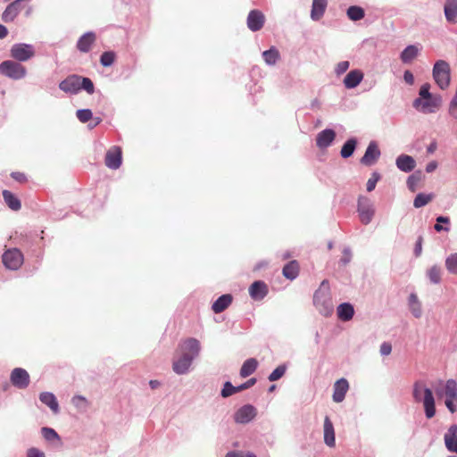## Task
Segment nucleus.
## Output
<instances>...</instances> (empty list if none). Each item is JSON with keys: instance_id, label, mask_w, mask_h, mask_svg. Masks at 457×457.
I'll list each match as a JSON object with an SVG mask.
<instances>
[{"instance_id": "obj_38", "label": "nucleus", "mask_w": 457, "mask_h": 457, "mask_svg": "<svg viewBox=\"0 0 457 457\" xmlns=\"http://www.w3.org/2000/svg\"><path fill=\"white\" fill-rule=\"evenodd\" d=\"M280 54L275 46L270 47L268 50L262 52V58L267 65H274L279 59Z\"/></svg>"}, {"instance_id": "obj_36", "label": "nucleus", "mask_w": 457, "mask_h": 457, "mask_svg": "<svg viewBox=\"0 0 457 457\" xmlns=\"http://www.w3.org/2000/svg\"><path fill=\"white\" fill-rule=\"evenodd\" d=\"M419 48L416 45H408L400 54V59L403 63L411 62L419 54Z\"/></svg>"}, {"instance_id": "obj_57", "label": "nucleus", "mask_w": 457, "mask_h": 457, "mask_svg": "<svg viewBox=\"0 0 457 457\" xmlns=\"http://www.w3.org/2000/svg\"><path fill=\"white\" fill-rule=\"evenodd\" d=\"M430 84L429 83H424L421 85L420 90H419V97L424 98L425 96H429L432 93L430 92Z\"/></svg>"}, {"instance_id": "obj_58", "label": "nucleus", "mask_w": 457, "mask_h": 457, "mask_svg": "<svg viewBox=\"0 0 457 457\" xmlns=\"http://www.w3.org/2000/svg\"><path fill=\"white\" fill-rule=\"evenodd\" d=\"M27 457H46L43 451L36 447H31L27 451Z\"/></svg>"}, {"instance_id": "obj_2", "label": "nucleus", "mask_w": 457, "mask_h": 457, "mask_svg": "<svg viewBox=\"0 0 457 457\" xmlns=\"http://www.w3.org/2000/svg\"><path fill=\"white\" fill-rule=\"evenodd\" d=\"M412 395L416 402L423 403L425 417L428 420L432 419L436 412L432 389L417 381L413 385Z\"/></svg>"}, {"instance_id": "obj_7", "label": "nucleus", "mask_w": 457, "mask_h": 457, "mask_svg": "<svg viewBox=\"0 0 457 457\" xmlns=\"http://www.w3.org/2000/svg\"><path fill=\"white\" fill-rule=\"evenodd\" d=\"M441 102L442 97L440 95L431 94L429 96H425L422 99L421 97L416 98L412 103V106L423 113H432L440 106Z\"/></svg>"}, {"instance_id": "obj_26", "label": "nucleus", "mask_w": 457, "mask_h": 457, "mask_svg": "<svg viewBox=\"0 0 457 457\" xmlns=\"http://www.w3.org/2000/svg\"><path fill=\"white\" fill-rule=\"evenodd\" d=\"M337 314L341 321H349L354 315V307L349 302L342 303L337 308Z\"/></svg>"}, {"instance_id": "obj_1", "label": "nucleus", "mask_w": 457, "mask_h": 457, "mask_svg": "<svg viewBox=\"0 0 457 457\" xmlns=\"http://www.w3.org/2000/svg\"><path fill=\"white\" fill-rule=\"evenodd\" d=\"M179 349L181 353L173 359L172 370L177 375H185L200 354L201 345L198 339L188 337L179 345Z\"/></svg>"}, {"instance_id": "obj_37", "label": "nucleus", "mask_w": 457, "mask_h": 457, "mask_svg": "<svg viewBox=\"0 0 457 457\" xmlns=\"http://www.w3.org/2000/svg\"><path fill=\"white\" fill-rule=\"evenodd\" d=\"M424 178L423 171L421 170H414L406 180L407 187L410 191L415 192L417 189V185L420 181H421Z\"/></svg>"}, {"instance_id": "obj_44", "label": "nucleus", "mask_w": 457, "mask_h": 457, "mask_svg": "<svg viewBox=\"0 0 457 457\" xmlns=\"http://www.w3.org/2000/svg\"><path fill=\"white\" fill-rule=\"evenodd\" d=\"M82 90L86 91L88 95H93L96 91V87L90 78L80 75L79 92Z\"/></svg>"}, {"instance_id": "obj_17", "label": "nucleus", "mask_w": 457, "mask_h": 457, "mask_svg": "<svg viewBox=\"0 0 457 457\" xmlns=\"http://www.w3.org/2000/svg\"><path fill=\"white\" fill-rule=\"evenodd\" d=\"M336 137L337 133L333 129H324L316 136V145L320 149H326L332 145L336 139Z\"/></svg>"}, {"instance_id": "obj_43", "label": "nucleus", "mask_w": 457, "mask_h": 457, "mask_svg": "<svg viewBox=\"0 0 457 457\" xmlns=\"http://www.w3.org/2000/svg\"><path fill=\"white\" fill-rule=\"evenodd\" d=\"M287 370V363H282V364L278 365L269 374V376H268L269 381L274 382V381L279 380L282 377H284Z\"/></svg>"}, {"instance_id": "obj_60", "label": "nucleus", "mask_w": 457, "mask_h": 457, "mask_svg": "<svg viewBox=\"0 0 457 457\" xmlns=\"http://www.w3.org/2000/svg\"><path fill=\"white\" fill-rule=\"evenodd\" d=\"M403 80L406 84L411 86L414 84V76L410 70H406L403 72Z\"/></svg>"}, {"instance_id": "obj_11", "label": "nucleus", "mask_w": 457, "mask_h": 457, "mask_svg": "<svg viewBox=\"0 0 457 457\" xmlns=\"http://www.w3.org/2000/svg\"><path fill=\"white\" fill-rule=\"evenodd\" d=\"M11 384L21 390L26 389L30 384V376L23 368H14L10 374Z\"/></svg>"}, {"instance_id": "obj_29", "label": "nucleus", "mask_w": 457, "mask_h": 457, "mask_svg": "<svg viewBox=\"0 0 457 457\" xmlns=\"http://www.w3.org/2000/svg\"><path fill=\"white\" fill-rule=\"evenodd\" d=\"M444 12L446 21L451 24L457 23V0H445Z\"/></svg>"}, {"instance_id": "obj_5", "label": "nucleus", "mask_w": 457, "mask_h": 457, "mask_svg": "<svg viewBox=\"0 0 457 457\" xmlns=\"http://www.w3.org/2000/svg\"><path fill=\"white\" fill-rule=\"evenodd\" d=\"M432 76L440 89H446L451 82L450 64L445 60H437L434 63Z\"/></svg>"}, {"instance_id": "obj_10", "label": "nucleus", "mask_w": 457, "mask_h": 457, "mask_svg": "<svg viewBox=\"0 0 457 457\" xmlns=\"http://www.w3.org/2000/svg\"><path fill=\"white\" fill-rule=\"evenodd\" d=\"M257 416V409L251 403H246L238 408L234 415L233 419L237 424L245 425L250 423Z\"/></svg>"}, {"instance_id": "obj_33", "label": "nucleus", "mask_w": 457, "mask_h": 457, "mask_svg": "<svg viewBox=\"0 0 457 457\" xmlns=\"http://www.w3.org/2000/svg\"><path fill=\"white\" fill-rule=\"evenodd\" d=\"M2 195L4 197V203L11 210H12V211L21 210V202L14 193H12L7 189H4V190H3Z\"/></svg>"}, {"instance_id": "obj_49", "label": "nucleus", "mask_w": 457, "mask_h": 457, "mask_svg": "<svg viewBox=\"0 0 457 457\" xmlns=\"http://www.w3.org/2000/svg\"><path fill=\"white\" fill-rule=\"evenodd\" d=\"M76 116L80 122L87 123L93 119V112L88 108L79 109L76 112Z\"/></svg>"}, {"instance_id": "obj_22", "label": "nucleus", "mask_w": 457, "mask_h": 457, "mask_svg": "<svg viewBox=\"0 0 457 457\" xmlns=\"http://www.w3.org/2000/svg\"><path fill=\"white\" fill-rule=\"evenodd\" d=\"M395 165L399 170L409 173L415 169L416 161L412 156L402 154L396 157Z\"/></svg>"}, {"instance_id": "obj_41", "label": "nucleus", "mask_w": 457, "mask_h": 457, "mask_svg": "<svg viewBox=\"0 0 457 457\" xmlns=\"http://www.w3.org/2000/svg\"><path fill=\"white\" fill-rule=\"evenodd\" d=\"M436 224L434 225V229L440 232H448L450 230V218L444 215H439L436 219Z\"/></svg>"}, {"instance_id": "obj_39", "label": "nucleus", "mask_w": 457, "mask_h": 457, "mask_svg": "<svg viewBox=\"0 0 457 457\" xmlns=\"http://www.w3.org/2000/svg\"><path fill=\"white\" fill-rule=\"evenodd\" d=\"M346 15L349 20L358 21L364 18L365 11L359 5H351L346 10Z\"/></svg>"}, {"instance_id": "obj_46", "label": "nucleus", "mask_w": 457, "mask_h": 457, "mask_svg": "<svg viewBox=\"0 0 457 457\" xmlns=\"http://www.w3.org/2000/svg\"><path fill=\"white\" fill-rule=\"evenodd\" d=\"M433 198V194L419 193L416 195L413 206L415 208H421L427 205Z\"/></svg>"}, {"instance_id": "obj_59", "label": "nucleus", "mask_w": 457, "mask_h": 457, "mask_svg": "<svg viewBox=\"0 0 457 457\" xmlns=\"http://www.w3.org/2000/svg\"><path fill=\"white\" fill-rule=\"evenodd\" d=\"M379 352L382 356L390 354L392 352V345L388 342H383L380 345Z\"/></svg>"}, {"instance_id": "obj_56", "label": "nucleus", "mask_w": 457, "mask_h": 457, "mask_svg": "<svg viewBox=\"0 0 457 457\" xmlns=\"http://www.w3.org/2000/svg\"><path fill=\"white\" fill-rule=\"evenodd\" d=\"M423 237L420 235L415 242L413 253L416 257H419L422 253Z\"/></svg>"}, {"instance_id": "obj_30", "label": "nucleus", "mask_w": 457, "mask_h": 457, "mask_svg": "<svg viewBox=\"0 0 457 457\" xmlns=\"http://www.w3.org/2000/svg\"><path fill=\"white\" fill-rule=\"evenodd\" d=\"M324 443L329 447L336 445L335 429L328 416H326L324 420Z\"/></svg>"}, {"instance_id": "obj_13", "label": "nucleus", "mask_w": 457, "mask_h": 457, "mask_svg": "<svg viewBox=\"0 0 457 457\" xmlns=\"http://www.w3.org/2000/svg\"><path fill=\"white\" fill-rule=\"evenodd\" d=\"M104 164L111 170H118L122 164V149L112 145L105 154Z\"/></svg>"}, {"instance_id": "obj_14", "label": "nucleus", "mask_w": 457, "mask_h": 457, "mask_svg": "<svg viewBox=\"0 0 457 457\" xmlns=\"http://www.w3.org/2000/svg\"><path fill=\"white\" fill-rule=\"evenodd\" d=\"M381 152L378 143L372 140L369 143L363 156L360 159V162L365 166L373 165L380 157Z\"/></svg>"}, {"instance_id": "obj_63", "label": "nucleus", "mask_w": 457, "mask_h": 457, "mask_svg": "<svg viewBox=\"0 0 457 457\" xmlns=\"http://www.w3.org/2000/svg\"><path fill=\"white\" fill-rule=\"evenodd\" d=\"M90 120H91V122L88 124V127L90 129H94L96 126H98L102 122L103 120L101 117H94L93 116V119H91Z\"/></svg>"}, {"instance_id": "obj_62", "label": "nucleus", "mask_w": 457, "mask_h": 457, "mask_svg": "<svg viewBox=\"0 0 457 457\" xmlns=\"http://www.w3.org/2000/svg\"><path fill=\"white\" fill-rule=\"evenodd\" d=\"M10 384H11L10 381L6 380L5 378H0V386H1L3 392H6L9 390Z\"/></svg>"}, {"instance_id": "obj_20", "label": "nucleus", "mask_w": 457, "mask_h": 457, "mask_svg": "<svg viewBox=\"0 0 457 457\" xmlns=\"http://www.w3.org/2000/svg\"><path fill=\"white\" fill-rule=\"evenodd\" d=\"M363 72L359 69L351 70L345 77L343 84L346 89H353L357 87L362 81Z\"/></svg>"}, {"instance_id": "obj_42", "label": "nucleus", "mask_w": 457, "mask_h": 457, "mask_svg": "<svg viewBox=\"0 0 457 457\" xmlns=\"http://www.w3.org/2000/svg\"><path fill=\"white\" fill-rule=\"evenodd\" d=\"M116 53L112 50L104 51L100 55V64L103 67H111L116 60Z\"/></svg>"}, {"instance_id": "obj_25", "label": "nucleus", "mask_w": 457, "mask_h": 457, "mask_svg": "<svg viewBox=\"0 0 457 457\" xmlns=\"http://www.w3.org/2000/svg\"><path fill=\"white\" fill-rule=\"evenodd\" d=\"M233 302V295L231 294H223L220 295L212 304V311L214 313H221L226 309L229 307V305Z\"/></svg>"}, {"instance_id": "obj_12", "label": "nucleus", "mask_w": 457, "mask_h": 457, "mask_svg": "<svg viewBox=\"0 0 457 457\" xmlns=\"http://www.w3.org/2000/svg\"><path fill=\"white\" fill-rule=\"evenodd\" d=\"M357 212L362 224L368 225L372 220L374 210L367 197L360 196L358 198Z\"/></svg>"}, {"instance_id": "obj_48", "label": "nucleus", "mask_w": 457, "mask_h": 457, "mask_svg": "<svg viewBox=\"0 0 457 457\" xmlns=\"http://www.w3.org/2000/svg\"><path fill=\"white\" fill-rule=\"evenodd\" d=\"M237 393H238L237 386H233V384L230 381L224 382L223 386L220 390V396L222 398H228Z\"/></svg>"}, {"instance_id": "obj_18", "label": "nucleus", "mask_w": 457, "mask_h": 457, "mask_svg": "<svg viewBox=\"0 0 457 457\" xmlns=\"http://www.w3.org/2000/svg\"><path fill=\"white\" fill-rule=\"evenodd\" d=\"M246 22L247 27L251 31H259L263 27L265 22L264 14L257 9H253L248 13Z\"/></svg>"}, {"instance_id": "obj_4", "label": "nucleus", "mask_w": 457, "mask_h": 457, "mask_svg": "<svg viewBox=\"0 0 457 457\" xmlns=\"http://www.w3.org/2000/svg\"><path fill=\"white\" fill-rule=\"evenodd\" d=\"M437 397L445 396V405L451 414L457 411V382L450 378L446 380L444 389L436 390Z\"/></svg>"}, {"instance_id": "obj_40", "label": "nucleus", "mask_w": 457, "mask_h": 457, "mask_svg": "<svg viewBox=\"0 0 457 457\" xmlns=\"http://www.w3.org/2000/svg\"><path fill=\"white\" fill-rule=\"evenodd\" d=\"M441 273H442L441 267L435 264V265L431 266L427 270V277L429 279L430 283H432L434 285H437V284H440V282L442 280Z\"/></svg>"}, {"instance_id": "obj_31", "label": "nucleus", "mask_w": 457, "mask_h": 457, "mask_svg": "<svg viewBox=\"0 0 457 457\" xmlns=\"http://www.w3.org/2000/svg\"><path fill=\"white\" fill-rule=\"evenodd\" d=\"M358 145V139L355 137H351L343 144L340 155L343 159H348L352 157L356 150Z\"/></svg>"}, {"instance_id": "obj_64", "label": "nucleus", "mask_w": 457, "mask_h": 457, "mask_svg": "<svg viewBox=\"0 0 457 457\" xmlns=\"http://www.w3.org/2000/svg\"><path fill=\"white\" fill-rule=\"evenodd\" d=\"M437 148V143L436 140H433L427 147V153L428 154H434L435 151L436 150Z\"/></svg>"}, {"instance_id": "obj_45", "label": "nucleus", "mask_w": 457, "mask_h": 457, "mask_svg": "<svg viewBox=\"0 0 457 457\" xmlns=\"http://www.w3.org/2000/svg\"><path fill=\"white\" fill-rule=\"evenodd\" d=\"M445 264L450 274L457 275V253H450L445 258Z\"/></svg>"}, {"instance_id": "obj_53", "label": "nucleus", "mask_w": 457, "mask_h": 457, "mask_svg": "<svg viewBox=\"0 0 457 457\" xmlns=\"http://www.w3.org/2000/svg\"><path fill=\"white\" fill-rule=\"evenodd\" d=\"M257 383V378H249L248 380H246L245 382L237 386V390H238V393L241 392V391H244V390H246L250 387H252L253 386H254L255 384Z\"/></svg>"}, {"instance_id": "obj_8", "label": "nucleus", "mask_w": 457, "mask_h": 457, "mask_svg": "<svg viewBox=\"0 0 457 457\" xmlns=\"http://www.w3.org/2000/svg\"><path fill=\"white\" fill-rule=\"evenodd\" d=\"M10 55L17 62H27L35 55V48L30 44L16 43L12 46Z\"/></svg>"}, {"instance_id": "obj_34", "label": "nucleus", "mask_w": 457, "mask_h": 457, "mask_svg": "<svg viewBox=\"0 0 457 457\" xmlns=\"http://www.w3.org/2000/svg\"><path fill=\"white\" fill-rule=\"evenodd\" d=\"M259 365L258 361L255 358L246 359L240 369L239 375L241 378H247L255 372Z\"/></svg>"}, {"instance_id": "obj_27", "label": "nucleus", "mask_w": 457, "mask_h": 457, "mask_svg": "<svg viewBox=\"0 0 457 457\" xmlns=\"http://www.w3.org/2000/svg\"><path fill=\"white\" fill-rule=\"evenodd\" d=\"M39 400L42 403L50 408V410L54 413L58 414L60 412V406L57 401L56 396L51 392H42L39 395Z\"/></svg>"}, {"instance_id": "obj_24", "label": "nucleus", "mask_w": 457, "mask_h": 457, "mask_svg": "<svg viewBox=\"0 0 457 457\" xmlns=\"http://www.w3.org/2000/svg\"><path fill=\"white\" fill-rule=\"evenodd\" d=\"M96 39V35L94 31H87L84 33L77 41V49L81 53H88Z\"/></svg>"}, {"instance_id": "obj_19", "label": "nucleus", "mask_w": 457, "mask_h": 457, "mask_svg": "<svg viewBox=\"0 0 457 457\" xmlns=\"http://www.w3.org/2000/svg\"><path fill=\"white\" fill-rule=\"evenodd\" d=\"M445 448L457 454V424L451 425L444 436Z\"/></svg>"}, {"instance_id": "obj_32", "label": "nucleus", "mask_w": 457, "mask_h": 457, "mask_svg": "<svg viewBox=\"0 0 457 457\" xmlns=\"http://www.w3.org/2000/svg\"><path fill=\"white\" fill-rule=\"evenodd\" d=\"M283 276L289 279L294 280L299 275V263L296 260H292L287 262L282 269Z\"/></svg>"}, {"instance_id": "obj_9", "label": "nucleus", "mask_w": 457, "mask_h": 457, "mask_svg": "<svg viewBox=\"0 0 457 457\" xmlns=\"http://www.w3.org/2000/svg\"><path fill=\"white\" fill-rule=\"evenodd\" d=\"M2 262L6 269L17 270L23 263V254L20 249L11 248L3 253Z\"/></svg>"}, {"instance_id": "obj_21", "label": "nucleus", "mask_w": 457, "mask_h": 457, "mask_svg": "<svg viewBox=\"0 0 457 457\" xmlns=\"http://www.w3.org/2000/svg\"><path fill=\"white\" fill-rule=\"evenodd\" d=\"M349 389V383L346 378H341L334 384V391L332 399L335 403H341L344 401L345 395Z\"/></svg>"}, {"instance_id": "obj_23", "label": "nucleus", "mask_w": 457, "mask_h": 457, "mask_svg": "<svg viewBox=\"0 0 457 457\" xmlns=\"http://www.w3.org/2000/svg\"><path fill=\"white\" fill-rule=\"evenodd\" d=\"M22 9V4L18 1L14 0L10 3L5 10L2 13V21L5 23L12 22L19 15Z\"/></svg>"}, {"instance_id": "obj_3", "label": "nucleus", "mask_w": 457, "mask_h": 457, "mask_svg": "<svg viewBox=\"0 0 457 457\" xmlns=\"http://www.w3.org/2000/svg\"><path fill=\"white\" fill-rule=\"evenodd\" d=\"M313 304L319 312L324 316L328 317L334 312V304L331 297L329 284L327 279H324L320 287L313 295Z\"/></svg>"}, {"instance_id": "obj_16", "label": "nucleus", "mask_w": 457, "mask_h": 457, "mask_svg": "<svg viewBox=\"0 0 457 457\" xmlns=\"http://www.w3.org/2000/svg\"><path fill=\"white\" fill-rule=\"evenodd\" d=\"M248 292L253 300L262 301L267 296L269 288L263 280H255L250 285Z\"/></svg>"}, {"instance_id": "obj_55", "label": "nucleus", "mask_w": 457, "mask_h": 457, "mask_svg": "<svg viewBox=\"0 0 457 457\" xmlns=\"http://www.w3.org/2000/svg\"><path fill=\"white\" fill-rule=\"evenodd\" d=\"M11 178L19 183H25L28 181V178L25 173L21 171H12L10 174Z\"/></svg>"}, {"instance_id": "obj_28", "label": "nucleus", "mask_w": 457, "mask_h": 457, "mask_svg": "<svg viewBox=\"0 0 457 457\" xmlns=\"http://www.w3.org/2000/svg\"><path fill=\"white\" fill-rule=\"evenodd\" d=\"M328 0H312L311 9V19L314 21H320L326 11Z\"/></svg>"}, {"instance_id": "obj_54", "label": "nucleus", "mask_w": 457, "mask_h": 457, "mask_svg": "<svg viewBox=\"0 0 457 457\" xmlns=\"http://www.w3.org/2000/svg\"><path fill=\"white\" fill-rule=\"evenodd\" d=\"M72 403L77 407V408H82V407H86L87 404V399L82 396V395H75L72 397Z\"/></svg>"}, {"instance_id": "obj_52", "label": "nucleus", "mask_w": 457, "mask_h": 457, "mask_svg": "<svg viewBox=\"0 0 457 457\" xmlns=\"http://www.w3.org/2000/svg\"><path fill=\"white\" fill-rule=\"evenodd\" d=\"M349 66L350 62L348 61L339 62L335 68L336 74L337 76L344 74L349 69Z\"/></svg>"}, {"instance_id": "obj_61", "label": "nucleus", "mask_w": 457, "mask_h": 457, "mask_svg": "<svg viewBox=\"0 0 457 457\" xmlns=\"http://www.w3.org/2000/svg\"><path fill=\"white\" fill-rule=\"evenodd\" d=\"M438 163L436 161H431L426 165V171L431 173L436 170Z\"/></svg>"}, {"instance_id": "obj_50", "label": "nucleus", "mask_w": 457, "mask_h": 457, "mask_svg": "<svg viewBox=\"0 0 457 457\" xmlns=\"http://www.w3.org/2000/svg\"><path fill=\"white\" fill-rule=\"evenodd\" d=\"M381 179V174L378 171H373L371 173V176L370 178L368 179L367 181V184H366V189L368 192H372L375 187H376V185L377 183Z\"/></svg>"}, {"instance_id": "obj_47", "label": "nucleus", "mask_w": 457, "mask_h": 457, "mask_svg": "<svg viewBox=\"0 0 457 457\" xmlns=\"http://www.w3.org/2000/svg\"><path fill=\"white\" fill-rule=\"evenodd\" d=\"M41 435L47 442L61 441L59 434L54 428L49 427L41 428Z\"/></svg>"}, {"instance_id": "obj_35", "label": "nucleus", "mask_w": 457, "mask_h": 457, "mask_svg": "<svg viewBox=\"0 0 457 457\" xmlns=\"http://www.w3.org/2000/svg\"><path fill=\"white\" fill-rule=\"evenodd\" d=\"M408 305L410 312L413 315V317L419 319L422 316V307L421 303L420 302L417 295L415 293H411L408 298Z\"/></svg>"}, {"instance_id": "obj_51", "label": "nucleus", "mask_w": 457, "mask_h": 457, "mask_svg": "<svg viewBox=\"0 0 457 457\" xmlns=\"http://www.w3.org/2000/svg\"><path fill=\"white\" fill-rule=\"evenodd\" d=\"M353 254L352 250L349 246H346L343 249V256L339 260V264L342 266H346L350 263L352 260Z\"/></svg>"}, {"instance_id": "obj_15", "label": "nucleus", "mask_w": 457, "mask_h": 457, "mask_svg": "<svg viewBox=\"0 0 457 457\" xmlns=\"http://www.w3.org/2000/svg\"><path fill=\"white\" fill-rule=\"evenodd\" d=\"M79 79L80 75L71 74L60 81L59 89L66 94L77 95L79 93Z\"/></svg>"}, {"instance_id": "obj_6", "label": "nucleus", "mask_w": 457, "mask_h": 457, "mask_svg": "<svg viewBox=\"0 0 457 457\" xmlns=\"http://www.w3.org/2000/svg\"><path fill=\"white\" fill-rule=\"evenodd\" d=\"M0 74L13 80H19L26 77L27 69L20 62L6 60L0 63Z\"/></svg>"}]
</instances>
